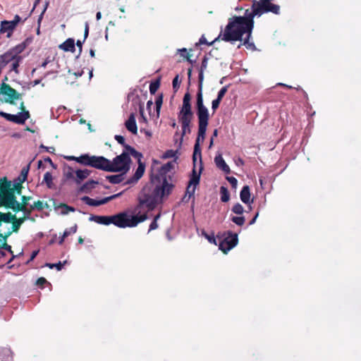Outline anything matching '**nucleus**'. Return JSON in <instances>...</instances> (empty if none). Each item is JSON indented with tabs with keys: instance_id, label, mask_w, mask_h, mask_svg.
Wrapping results in <instances>:
<instances>
[{
	"instance_id": "obj_11",
	"label": "nucleus",
	"mask_w": 361,
	"mask_h": 361,
	"mask_svg": "<svg viewBox=\"0 0 361 361\" xmlns=\"http://www.w3.org/2000/svg\"><path fill=\"white\" fill-rule=\"evenodd\" d=\"M0 94L4 96L3 99L4 102L11 104H14L15 100H18L21 97V94L4 82L2 83L0 87Z\"/></svg>"
},
{
	"instance_id": "obj_2",
	"label": "nucleus",
	"mask_w": 361,
	"mask_h": 361,
	"mask_svg": "<svg viewBox=\"0 0 361 361\" xmlns=\"http://www.w3.org/2000/svg\"><path fill=\"white\" fill-rule=\"evenodd\" d=\"M197 109L199 127L198 135L194 146V152L192 155L194 167L192 169V176L190 177V181L186 188L185 196L183 198H182V200L185 199L188 195V199H190L192 196L194 195L196 186L200 183V173L202 169V166H200V171L199 173H197L195 170V162L197 161V159L199 158L200 163L202 165V154L199 142L200 140H202V142H203L204 139L209 116L207 108L203 104V98L201 89L197 94Z\"/></svg>"
},
{
	"instance_id": "obj_54",
	"label": "nucleus",
	"mask_w": 361,
	"mask_h": 361,
	"mask_svg": "<svg viewBox=\"0 0 361 361\" xmlns=\"http://www.w3.org/2000/svg\"><path fill=\"white\" fill-rule=\"evenodd\" d=\"M115 139L118 141V143L121 144V145H123L124 146L126 145H124V142H125V139L123 136L121 135H116L115 136Z\"/></svg>"
},
{
	"instance_id": "obj_6",
	"label": "nucleus",
	"mask_w": 361,
	"mask_h": 361,
	"mask_svg": "<svg viewBox=\"0 0 361 361\" xmlns=\"http://www.w3.org/2000/svg\"><path fill=\"white\" fill-rule=\"evenodd\" d=\"M147 219V214H143L140 216H129L125 213H121L117 215L111 216V224L121 227H133L138 223L142 222Z\"/></svg>"
},
{
	"instance_id": "obj_30",
	"label": "nucleus",
	"mask_w": 361,
	"mask_h": 361,
	"mask_svg": "<svg viewBox=\"0 0 361 361\" xmlns=\"http://www.w3.org/2000/svg\"><path fill=\"white\" fill-rule=\"evenodd\" d=\"M177 154H178V149H176V150L169 149L161 156V158L164 159L173 158L174 159L173 161H175V165H176V164H176V159L178 158Z\"/></svg>"
},
{
	"instance_id": "obj_16",
	"label": "nucleus",
	"mask_w": 361,
	"mask_h": 361,
	"mask_svg": "<svg viewBox=\"0 0 361 361\" xmlns=\"http://www.w3.org/2000/svg\"><path fill=\"white\" fill-rule=\"evenodd\" d=\"M20 18L19 16L16 15L14 18V20L11 21L4 20L1 22L0 32L4 33L7 32V37H9L14 28L17 25V24L20 22Z\"/></svg>"
},
{
	"instance_id": "obj_39",
	"label": "nucleus",
	"mask_w": 361,
	"mask_h": 361,
	"mask_svg": "<svg viewBox=\"0 0 361 361\" xmlns=\"http://www.w3.org/2000/svg\"><path fill=\"white\" fill-rule=\"evenodd\" d=\"M44 182L47 184L49 188H51L53 186V178L49 172L45 173L44 176Z\"/></svg>"
},
{
	"instance_id": "obj_17",
	"label": "nucleus",
	"mask_w": 361,
	"mask_h": 361,
	"mask_svg": "<svg viewBox=\"0 0 361 361\" xmlns=\"http://www.w3.org/2000/svg\"><path fill=\"white\" fill-rule=\"evenodd\" d=\"M22 50L23 48L21 47H16L12 51L1 55L0 56V67L4 68L6 64L11 63Z\"/></svg>"
},
{
	"instance_id": "obj_63",
	"label": "nucleus",
	"mask_w": 361,
	"mask_h": 361,
	"mask_svg": "<svg viewBox=\"0 0 361 361\" xmlns=\"http://www.w3.org/2000/svg\"><path fill=\"white\" fill-rule=\"evenodd\" d=\"M140 132L144 133L147 137H150L152 136V133L149 130L141 129Z\"/></svg>"
},
{
	"instance_id": "obj_24",
	"label": "nucleus",
	"mask_w": 361,
	"mask_h": 361,
	"mask_svg": "<svg viewBox=\"0 0 361 361\" xmlns=\"http://www.w3.org/2000/svg\"><path fill=\"white\" fill-rule=\"evenodd\" d=\"M125 126L128 131H130L134 135L137 134V128L135 121V116L133 114H131L130 115L128 119L125 123Z\"/></svg>"
},
{
	"instance_id": "obj_57",
	"label": "nucleus",
	"mask_w": 361,
	"mask_h": 361,
	"mask_svg": "<svg viewBox=\"0 0 361 361\" xmlns=\"http://www.w3.org/2000/svg\"><path fill=\"white\" fill-rule=\"evenodd\" d=\"M88 34H89V25L87 23H85V31H84V40L87 37Z\"/></svg>"
},
{
	"instance_id": "obj_61",
	"label": "nucleus",
	"mask_w": 361,
	"mask_h": 361,
	"mask_svg": "<svg viewBox=\"0 0 361 361\" xmlns=\"http://www.w3.org/2000/svg\"><path fill=\"white\" fill-rule=\"evenodd\" d=\"M76 45L79 48V54H80L82 51V42H81L80 40H78L76 42Z\"/></svg>"
},
{
	"instance_id": "obj_62",
	"label": "nucleus",
	"mask_w": 361,
	"mask_h": 361,
	"mask_svg": "<svg viewBox=\"0 0 361 361\" xmlns=\"http://www.w3.org/2000/svg\"><path fill=\"white\" fill-rule=\"evenodd\" d=\"M44 161H47V162H49V163L50 164V165H51L53 168H54V169H56V165L52 162L51 159L49 157H47V158L44 159Z\"/></svg>"
},
{
	"instance_id": "obj_43",
	"label": "nucleus",
	"mask_w": 361,
	"mask_h": 361,
	"mask_svg": "<svg viewBox=\"0 0 361 361\" xmlns=\"http://www.w3.org/2000/svg\"><path fill=\"white\" fill-rule=\"evenodd\" d=\"M228 86L226 85L223 87L218 92L217 99L222 100L226 92H228Z\"/></svg>"
},
{
	"instance_id": "obj_22",
	"label": "nucleus",
	"mask_w": 361,
	"mask_h": 361,
	"mask_svg": "<svg viewBox=\"0 0 361 361\" xmlns=\"http://www.w3.org/2000/svg\"><path fill=\"white\" fill-rule=\"evenodd\" d=\"M27 220L24 216L17 218L16 216V219H13V225L10 227L7 228L6 230V236H10L13 233H18L21 225Z\"/></svg>"
},
{
	"instance_id": "obj_44",
	"label": "nucleus",
	"mask_w": 361,
	"mask_h": 361,
	"mask_svg": "<svg viewBox=\"0 0 361 361\" xmlns=\"http://www.w3.org/2000/svg\"><path fill=\"white\" fill-rule=\"evenodd\" d=\"M77 231V226L75 225L73 227H71L69 228L68 229H66L63 235V238H66L67 236H68L69 235L72 234V233H75Z\"/></svg>"
},
{
	"instance_id": "obj_35",
	"label": "nucleus",
	"mask_w": 361,
	"mask_h": 361,
	"mask_svg": "<svg viewBox=\"0 0 361 361\" xmlns=\"http://www.w3.org/2000/svg\"><path fill=\"white\" fill-rule=\"evenodd\" d=\"M97 184V182L94 180H90L85 183L82 187L81 190L85 192H90L92 189L94 188L95 185Z\"/></svg>"
},
{
	"instance_id": "obj_13",
	"label": "nucleus",
	"mask_w": 361,
	"mask_h": 361,
	"mask_svg": "<svg viewBox=\"0 0 361 361\" xmlns=\"http://www.w3.org/2000/svg\"><path fill=\"white\" fill-rule=\"evenodd\" d=\"M193 114L191 110L190 103H183L182 105V138L187 129L190 132V123L192 118Z\"/></svg>"
},
{
	"instance_id": "obj_46",
	"label": "nucleus",
	"mask_w": 361,
	"mask_h": 361,
	"mask_svg": "<svg viewBox=\"0 0 361 361\" xmlns=\"http://www.w3.org/2000/svg\"><path fill=\"white\" fill-rule=\"evenodd\" d=\"M30 200H32L31 196H25V195L22 196V198H21L22 202H19V206L20 207L21 205H23V207H27L28 202Z\"/></svg>"
},
{
	"instance_id": "obj_10",
	"label": "nucleus",
	"mask_w": 361,
	"mask_h": 361,
	"mask_svg": "<svg viewBox=\"0 0 361 361\" xmlns=\"http://www.w3.org/2000/svg\"><path fill=\"white\" fill-rule=\"evenodd\" d=\"M2 205H4L7 209H12L14 212H23V216L27 219H30L31 215V209H28L27 207H23V205L19 206V202L17 201L13 197L12 194H8L6 196H4L2 199Z\"/></svg>"
},
{
	"instance_id": "obj_23",
	"label": "nucleus",
	"mask_w": 361,
	"mask_h": 361,
	"mask_svg": "<svg viewBox=\"0 0 361 361\" xmlns=\"http://www.w3.org/2000/svg\"><path fill=\"white\" fill-rule=\"evenodd\" d=\"M214 162L216 167L224 171L225 173L228 174L231 173V169L224 161L221 154L216 155L214 158Z\"/></svg>"
},
{
	"instance_id": "obj_50",
	"label": "nucleus",
	"mask_w": 361,
	"mask_h": 361,
	"mask_svg": "<svg viewBox=\"0 0 361 361\" xmlns=\"http://www.w3.org/2000/svg\"><path fill=\"white\" fill-rule=\"evenodd\" d=\"M178 75H177L173 80V88L174 92H177L179 88Z\"/></svg>"
},
{
	"instance_id": "obj_1",
	"label": "nucleus",
	"mask_w": 361,
	"mask_h": 361,
	"mask_svg": "<svg viewBox=\"0 0 361 361\" xmlns=\"http://www.w3.org/2000/svg\"><path fill=\"white\" fill-rule=\"evenodd\" d=\"M254 2L251 10L246 9L243 16H233L228 20V24L225 29L220 32L221 40L227 42L235 41L242 42L237 48L240 49L243 45L246 49L255 51L257 49L255 43L250 41L252 32L254 28V18L258 15H254Z\"/></svg>"
},
{
	"instance_id": "obj_25",
	"label": "nucleus",
	"mask_w": 361,
	"mask_h": 361,
	"mask_svg": "<svg viewBox=\"0 0 361 361\" xmlns=\"http://www.w3.org/2000/svg\"><path fill=\"white\" fill-rule=\"evenodd\" d=\"M240 197L241 201L245 204H249L250 202V190L248 185H244L242 188Z\"/></svg>"
},
{
	"instance_id": "obj_53",
	"label": "nucleus",
	"mask_w": 361,
	"mask_h": 361,
	"mask_svg": "<svg viewBox=\"0 0 361 361\" xmlns=\"http://www.w3.org/2000/svg\"><path fill=\"white\" fill-rule=\"evenodd\" d=\"M159 87L158 83H152L149 86V91L151 93L154 94L157 90Z\"/></svg>"
},
{
	"instance_id": "obj_47",
	"label": "nucleus",
	"mask_w": 361,
	"mask_h": 361,
	"mask_svg": "<svg viewBox=\"0 0 361 361\" xmlns=\"http://www.w3.org/2000/svg\"><path fill=\"white\" fill-rule=\"evenodd\" d=\"M221 102V100H220V99H219L217 98L212 101V109L214 112H215L216 110L219 108Z\"/></svg>"
},
{
	"instance_id": "obj_41",
	"label": "nucleus",
	"mask_w": 361,
	"mask_h": 361,
	"mask_svg": "<svg viewBox=\"0 0 361 361\" xmlns=\"http://www.w3.org/2000/svg\"><path fill=\"white\" fill-rule=\"evenodd\" d=\"M232 212L236 214H242L244 212L243 207L240 203H236L232 208Z\"/></svg>"
},
{
	"instance_id": "obj_26",
	"label": "nucleus",
	"mask_w": 361,
	"mask_h": 361,
	"mask_svg": "<svg viewBox=\"0 0 361 361\" xmlns=\"http://www.w3.org/2000/svg\"><path fill=\"white\" fill-rule=\"evenodd\" d=\"M94 221L96 223L104 225H109L111 224V216H92L90 219Z\"/></svg>"
},
{
	"instance_id": "obj_7",
	"label": "nucleus",
	"mask_w": 361,
	"mask_h": 361,
	"mask_svg": "<svg viewBox=\"0 0 361 361\" xmlns=\"http://www.w3.org/2000/svg\"><path fill=\"white\" fill-rule=\"evenodd\" d=\"M90 175L88 169H74L72 166L66 165L63 169V176L67 180H71L77 185H80Z\"/></svg>"
},
{
	"instance_id": "obj_37",
	"label": "nucleus",
	"mask_w": 361,
	"mask_h": 361,
	"mask_svg": "<svg viewBox=\"0 0 361 361\" xmlns=\"http://www.w3.org/2000/svg\"><path fill=\"white\" fill-rule=\"evenodd\" d=\"M23 58L21 56L18 55L11 62V71H13L16 73H18V68L19 66L20 62L22 61Z\"/></svg>"
},
{
	"instance_id": "obj_33",
	"label": "nucleus",
	"mask_w": 361,
	"mask_h": 361,
	"mask_svg": "<svg viewBox=\"0 0 361 361\" xmlns=\"http://www.w3.org/2000/svg\"><path fill=\"white\" fill-rule=\"evenodd\" d=\"M220 194H221V202H227L229 200L230 195H229L228 189L226 187L221 186L220 188Z\"/></svg>"
},
{
	"instance_id": "obj_51",
	"label": "nucleus",
	"mask_w": 361,
	"mask_h": 361,
	"mask_svg": "<svg viewBox=\"0 0 361 361\" xmlns=\"http://www.w3.org/2000/svg\"><path fill=\"white\" fill-rule=\"evenodd\" d=\"M140 116H141V118L140 120V123H147V118L144 115V110H143V106H140Z\"/></svg>"
},
{
	"instance_id": "obj_40",
	"label": "nucleus",
	"mask_w": 361,
	"mask_h": 361,
	"mask_svg": "<svg viewBox=\"0 0 361 361\" xmlns=\"http://www.w3.org/2000/svg\"><path fill=\"white\" fill-rule=\"evenodd\" d=\"M33 207H35L37 210H42L44 208H48L49 205L47 202H43L42 201L37 200L33 203Z\"/></svg>"
},
{
	"instance_id": "obj_56",
	"label": "nucleus",
	"mask_w": 361,
	"mask_h": 361,
	"mask_svg": "<svg viewBox=\"0 0 361 361\" xmlns=\"http://www.w3.org/2000/svg\"><path fill=\"white\" fill-rule=\"evenodd\" d=\"M190 94L188 92L185 93L183 97V103H190Z\"/></svg>"
},
{
	"instance_id": "obj_58",
	"label": "nucleus",
	"mask_w": 361,
	"mask_h": 361,
	"mask_svg": "<svg viewBox=\"0 0 361 361\" xmlns=\"http://www.w3.org/2000/svg\"><path fill=\"white\" fill-rule=\"evenodd\" d=\"M158 227V224H157V222L155 221H153L150 226H149V231H152V230H154L156 229Z\"/></svg>"
},
{
	"instance_id": "obj_31",
	"label": "nucleus",
	"mask_w": 361,
	"mask_h": 361,
	"mask_svg": "<svg viewBox=\"0 0 361 361\" xmlns=\"http://www.w3.org/2000/svg\"><path fill=\"white\" fill-rule=\"evenodd\" d=\"M123 174L124 173H122L118 174V175L107 176H106V179L111 183L117 184V183H121V181L123 180V179H124Z\"/></svg>"
},
{
	"instance_id": "obj_36",
	"label": "nucleus",
	"mask_w": 361,
	"mask_h": 361,
	"mask_svg": "<svg viewBox=\"0 0 361 361\" xmlns=\"http://www.w3.org/2000/svg\"><path fill=\"white\" fill-rule=\"evenodd\" d=\"M58 209H61L60 212L62 215H66V214H68L69 212H75V211L74 207H70L66 204H60L58 206Z\"/></svg>"
},
{
	"instance_id": "obj_21",
	"label": "nucleus",
	"mask_w": 361,
	"mask_h": 361,
	"mask_svg": "<svg viewBox=\"0 0 361 361\" xmlns=\"http://www.w3.org/2000/svg\"><path fill=\"white\" fill-rule=\"evenodd\" d=\"M137 159L138 166L133 178L128 179L126 184H133L136 183L144 174L145 166L141 161L142 157H136Z\"/></svg>"
},
{
	"instance_id": "obj_3",
	"label": "nucleus",
	"mask_w": 361,
	"mask_h": 361,
	"mask_svg": "<svg viewBox=\"0 0 361 361\" xmlns=\"http://www.w3.org/2000/svg\"><path fill=\"white\" fill-rule=\"evenodd\" d=\"M169 192L170 190L167 185L161 187L159 184L152 183L151 185L143 188L139 196L138 207L145 206L149 210H152L161 202L162 198L165 195H168Z\"/></svg>"
},
{
	"instance_id": "obj_4",
	"label": "nucleus",
	"mask_w": 361,
	"mask_h": 361,
	"mask_svg": "<svg viewBox=\"0 0 361 361\" xmlns=\"http://www.w3.org/2000/svg\"><path fill=\"white\" fill-rule=\"evenodd\" d=\"M175 167V161H169L166 164L159 166V161L153 160L152 165V183L159 184L161 187L167 185L171 191L173 185L168 183L167 177L170 178L172 170Z\"/></svg>"
},
{
	"instance_id": "obj_20",
	"label": "nucleus",
	"mask_w": 361,
	"mask_h": 361,
	"mask_svg": "<svg viewBox=\"0 0 361 361\" xmlns=\"http://www.w3.org/2000/svg\"><path fill=\"white\" fill-rule=\"evenodd\" d=\"M0 207H4V205H1ZM16 219V214H12L11 212H2L0 211V228L1 231L7 230V224H11L13 225V219Z\"/></svg>"
},
{
	"instance_id": "obj_28",
	"label": "nucleus",
	"mask_w": 361,
	"mask_h": 361,
	"mask_svg": "<svg viewBox=\"0 0 361 361\" xmlns=\"http://www.w3.org/2000/svg\"><path fill=\"white\" fill-rule=\"evenodd\" d=\"M9 236H6V231H5L4 233L0 232V243L2 249H5L10 253L13 254L11 247L7 244V238Z\"/></svg>"
},
{
	"instance_id": "obj_8",
	"label": "nucleus",
	"mask_w": 361,
	"mask_h": 361,
	"mask_svg": "<svg viewBox=\"0 0 361 361\" xmlns=\"http://www.w3.org/2000/svg\"><path fill=\"white\" fill-rule=\"evenodd\" d=\"M274 0H253L255 6L254 15H258V17L267 13L279 15L281 7L279 5L274 4Z\"/></svg>"
},
{
	"instance_id": "obj_38",
	"label": "nucleus",
	"mask_w": 361,
	"mask_h": 361,
	"mask_svg": "<svg viewBox=\"0 0 361 361\" xmlns=\"http://www.w3.org/2000/svg\"><path fill=\"white\" fill-rule=\"evenodd\" d=\"M207 62H208V59L206 56H204L202 59V64L200 66V73H199L200 80H202L203 78V72L207 69Z\"/></svg>"
},
{
	"instance_id": "obj_59",
	"label": "nucleus",
	"mask_w": 361,
	"mask_h": 361,
	"mask_svg": "<svg viewBox=\"0 0 361 361\" xmlns=\"http://www.w3.org/2000/svg\"><path fill=\"white\" fill-rule=\"evenodd\" d=\"M64 158L68 161H75L78 162V157L75 156H66Z\"/></svg>"
},
{
	"instance_id": "obj_5",
	"label": "nucleus",
	"mask_w": 361,
	"mask_h": 361,
	"mask_svg": "<svg viewBox=\"0 0 361 361\" xmlns=\"http://www.w3.org/2000/svg\"><path fill=\"white\" fill-rule=\"evenodd\" d=\"M130 155L133 157H142V154L134 148L129 145H125L123 152L116 157L112 161H110L109 171L126 173L130 169Z\"/></svg>"
},
{
	"instance_id": "obj_34",
	"label": "nucleus",
	"mask_w": 361,
	"mask_h": 361,
	"mask_svg": "<svg viewBox=\"0 0 361 361\" xmlns=\"http://www.w3.org/2000/svg\"><path fill=\"white\" fill-rule=\"evenodd\" d=\"M221 39V37H220V35L216 37L212 42H208L204 35H202V37L200 38L199 42L195 44L196 46L201 45V44H206L208 46L212 45L215 42L219 41V39Z\"/></svg>"
},
{
	"instance_id": "obj_52",
	"label": "nucleus",
	"mask_w": 361,
	"mask_h": 361,
	"mask_svg": "<svg viewBox=\"0 0 361 361\" xmlns=\"http://www.w3.org/2000/svg\"><path fill=\"white\" fill-rule=\"evenodd\" d=\"M207 239L210 243L214 244L216 245H217V241L214 233H212V235H209V236H207Z\"/></svg>"
},
{
	"instance_id": "obj_12",
	"label": "nucleus",
	"mask_w": 361,
	"mask_h": 361,
	"mask_svg": "<svg viewBox=\"0 0 361 361\" xmlns=\"http://www.w3.org/2000/svg\"><path fill=\"white\" fill-rule=\"evenodd\" d=\"M238 242V235L228 231L227 236L223 240H219V249L225 254L233 248Z\"/></svg>"
},
{
	"instance_id": "obj_49",
	"label": "nucleus",
	"mask_w": 361,
	"mask_h": 361,
	"mask_svg": "<svg viewBox=\"0 0 361 361\" xmlns=\"http://www.w3.org/2000/svg\"><path fill=\"white\" fill-rule=\"evenodd\" d=\"M27 173H28V169H23L21 171V174H20V182H23L25 180V179L27 178Z\"/></svg>"
},
{
	"instance_id": "obj_19",
	"label": "nucleus",
	"mask_w": 361,
	"mask_h": 361,
	"mask_svg": "<svg viewBox=\"0 0 361 361\" xmlns=\"http://www.w3.org/2000/svg\"><path fill=\"white\" fill-rule=\"evenodd\" d=\"M110 166V160L104 157L92 156L91 166L101 169L103 171H109Z\"/></svg>"
},
{
	"instance_id": "obj_42",
	"label": "nucleus",
	"mask_w": 361,
	"mask_h": 361,
	"mask_svg": "<svg viewBox=\"0 0 361 361\" xmlns=\"http://www.w3.org/2000/svg\"><path fill=\"white\" fill-rule=\"evenodd\" d=\"M231 221L238 226H243L245 223V217L243 216H233Z\"/></svg>"
},
{
	"instance_id": "obj_29",
	"label": "nucleus",
	"mask_w": 361,
	"mask_h": 361,
	"mask_svg": "<svg viewBox=\"0 0 361 361\" xmlns=\"http://www.w3.org/2000/svg\"><path fill=\"white\" fill-rule=\"evenodd\" d=\"M92 156L85 154L78 157V163L84 165L91 166Z\"/></svg>"
},
{
	"instance_id": "obj_9",
	"label": "nucleus",
	"mask_w": 361,
	"mask_h": 361,
	"mask_svg": "<svg viewBox=\"0 0 361 361\" xmlns=\"http://www.w3.org/2000/svg\"><path fill=\"white\" fill-rule=\"evenodd\" d=\"M22 182L12 184L11 181L7 180L6 178L0 179V204L2 205V199L8 194H12L16 200V195H20L23 188Z\"/></svg>"
},
{
	"instance_id": "obj_64",
	"label": "nucleus",
	"mask_w": 361,
	"mask_h": 361,
	"mask_svg": "<svg viewBox=\"0 0 361 361\" xmlns=\"http://www.w3.org/2000/svg\"><path fill=\"white\" fill-rule=\"evenodd\" d=\"M258 215H259V213L257 212V213L255 215V216L252 218V219L250 221V223H249V224H250V225H252V224H254L255 223L256 219H257V218Z\"/></svg>"
},
{
	"instance_id": "obj_14",
	"label": "nucleus",
	"mask_w": 361,
	"mask_h": 361,
	"mask_svg": "<svg viewBox=\"0 0 361 361\" xmlns=\"http://www.w3.org/2000/svg\"><path fill=\"white\" fill-rule=\"evenodd\" d=\"M0 116L9 121H12L18 124H23L25 121L30 118V113L28 111H24V112H20L18 114L14 115L0 111Z\"/></svg>"
},
{
	"instance_id": "obj_27",
	"label": "nucleus",
	"mask_w": 361,
	"mask_h": 361,
	"mask_svg": "<svg viewBox=\"0 0 361 361\" xmlns=\"http://www.w3.org/2000/svg\"><path fill=\"white\" fill-rule=\"evenodd\" d=\"M59 48L64 50L65 51H71L73 52L75 51V41L74 39L69 38L66 40L63 44L59 46Z\"/></svg>"
},
{
	"instance_id": "obj_48",
	"label": "nucleus",
	"mask_w": 361,
	"mask_h": 361,
	"mask_svg": "<svg viewBox=\"0 0 361 361\" xmlns=\"http://www.w3.org/2000/svg\"><path fill=\"white\" fill-rule=\"evenodd\" d=\"M46 266L49 267L50 269H52L54 267H56L57 269V270H61L62 267H63V264L59 262V263H56V264H49V263H47L46 264Z\"/></svg>"
},
{
	"instance_id": "obj_60",
	"label": "nucleus",
	"mask_w": 361,
	"mask_h": 361,
	"mask_svg": "<svg viewBox=\"0 0 361 361\" xmlns=\"http://www.w3.org/2000/svg\"><path fill=\"white\" fill-rule=\"evenodd\" d=\"M46 282H47V280L44 278L41 277V278L37 279L36 283L37 285H42V284L45 283Z\"/></svg>"
},
{
	"instance_id": "obj_32",
	"label": "nucleus",
	"mask_w": 361,
	"mask_h": 361,
	"mask_svg": "<svg viewBox=\"0 0 361 361\" xmlns=\"http://www.w3.org/2000/svg\"><path fill=\"white\" fill-rule=\"evenodd\" d=\"M192 49L188 51L187 49L182 48V57L185 58L187 61L190 63L195 62V59H193V54H192Z\"/></svg>"
},
{
	"instance_id": "obj_18",
	"label": "nucleus",
	"mask_w": 361,
	"mask_h": 361,
	"mask_svg": "<svg viewBox=\"0 0 361 361\" xmlns=\"http://www.w3.org/2000/svg\"><path fill=\"white\" fill-rule=\"evenodd\" d=\"M22 50L23 48L21 47H16L12 51L1 55L0 56V67L4 68L6 64L11 63Z\"/></svg>"
},
{
	"instance_id": "obj_15",
	"label": "nucleus",
	"mask_w": 361,
	"mask_h": 361,
	"mask_svg": "<svg viewBox=\"0 0 361 361\" xmlns=\"http://www.w3.org/2000/svg\"><path fill=\"white\" fill-rule=\"evenodd\" d=\"M121 194H122V192H119L118 194H116V195H111L109 197H104L101 200H94V199H92L87 196H85V197H82L81 198V200H82V202H84L87 205L92 206V207H97V206H100L102 204H104L109 202V201L116 199V197L121 196Z\"/></svg>"
},
{
	"instance_id": "obj_55",
	"label": "nucleus",
	"mask_w": 361,
	"mask_h": 361,
	"mask_svg": "<svg viewBox=\"0 0 361 361\" xmlns=\"http://www.w3.org/2000/svg\"><path fill=\"white\" fill-rule=\"evenodd\" d=\"M161 104H162V99H161V98H159V99H158L156 101V107H157V114H158V115H159V109H160V108H161Z\"/></svg>"
},
{
	"instance_id": "obj_45",
	"label": "nucleus",
	"mask_w": 361,
	"mask_h": 361,
	"mask_svg": "<svg viewBox=\"0 0 361 361\" xmlns=\"http://www.w3.org/2000/svg\"><path fill=\"white\" fill-rule=\"evenodd\" d=\"M226 180L230 183L233 188H235L238 184V180L233 176H227Z\"/></svg>"
}]
</instances>
